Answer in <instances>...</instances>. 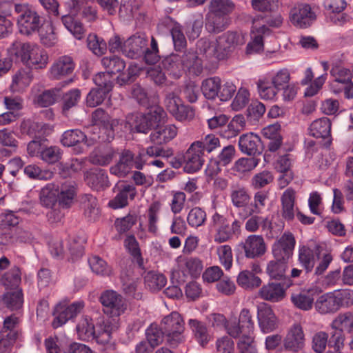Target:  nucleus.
Masks as SVG:
<instances>
[{"instance_id":"obj_1","label":"nucleus","mask_w":353,"mask_h":353,"mask_svg":"<svg viewBox=\"0 0 353 353\" xmlns=\"http://www.w3.org/2000/svg\"><path fill=\"white\" fill-rule=\"evenodd\" d=\"M244 43L243 34L236 32H227L215 41L201 38L197 41L196 53L188 52L183 54L181 65L189 72L199 75L203 67L216 68L219 61L226 59L236 46Z\"/></svg>"},{"instance_id":"obj_2","label":"nucleus","mask_w":353,"mask_h":353,"mask_svg":"<svg viewBox=\"0 0 353 353\" xmlns=\"http://www.w3.org/2000/svg\"><path fill=\"white\" fill-rule=\"evenodd\" d=\"M225 328L230 336L239 339L237 348L240 353H257L254 336V322L248 309L241 310L238 322L230 321Z\"/></svg>"},{"instance_id":"obj_3","label":"nucleus","mask_w":353,"mask_h":353,"mask_svg":"<svg viewBox=\"0 0 353 353\" xmlns=\"http://www.w3.org/2000/svg\"><path fill=\"white\" fill-rule=\"evenodd\" d=\"M12 62H22L29 68H44L48 63L47 54L37 45L14 41L8 50Z\"/></svg>"},{"instance_id":"obj_4","label":"nucleus","mask_w":353,"mask_h":353,"mask_svg":"<svg viewBox=\"0 0 353 353\" xmlns=\"http://www.w3.org/2000/svg\"><path fill=\"white\" fill-rule=\"evenodd\" d=\"M353 305V290H338L324 293L319 296L315 303V310L321 314H331L342 307Z\"/></svg>"},{"instance_id":"obj_5","label":"nucleus","mask_w":353,"mask_h":353,"mask_svg":"<svg viewBox=\"0 0 353 353\" xmlns=\"http://www.w3.org/2000/svg\"><path fill=\"white\" fill-rule=\"evenodd\" d=\"M95 327L96 342L101 346L100 351L105 353H114L117 345L112 340V334L119 329V320L110 317H101L97 319Z\"/></svg>"},{"instance_id":"obj_6","label":"nucleus","mask_w":353,"mask_h":353,"mask_svg":"<svg viewBox=\"0 0 353 353\" xmlns=\"http://www.w3.org/2000/svg\"><path fill=\"white\" fill-rule=\"evenodd\" d=\"M166 112L159 105H153L148 108L145 113H137L131 123L132 130L139 132L147 134L149 131L163 121Z\"/></svg>"},{"instance_id":"obj_7","label":"nucleus","mask_w":353,"mask_h":353,"mask_svg":"<svg viewBox=\"0 0 353 353\" xmlns=\"http://www.w3.org/2000/svg\"><path fill=\"white\" fill-rule=\"evenodd\" d=\"M212 224L215 230L214 238L216 243L226 242L241 234L242 223L239 220L234 219L231 223L227 217L218 212L212 216Z\"/></svg>"},{"instance_id":"obj_8","label":"nucleus","mask_w":353,"mask_h":353,"mask_svg":"<svg viewBox=\"0 0 353 353\" xmlns=\"http://www.w3.org/2000/svg\"><path fill=\"white\" fill-rule=\"evenodd\" d=\"M91 116L92 124L99 126V133L96 137L97 142L110 143L114 139V128L119 125V120L111 118L102 108L96 109Z\"/></svg>"},{"instance_id":"obj_9","label":"nucleus","mask_w":353,"mask_h":353,"mask_svg":"<svg viewBox=\"0 0 353 353\" xmlns=\"http://www.w3.org/2000/svg\"><path fill=\"white\" fill-rule=\"evenodd\" d=\"M14 11L19 14L17 23L21 34L30 35L38 30L42 17L34 8L28 4L18 3L14 6Z\"/></svg>"},{"instance_id":"obj_10","label":"nucleus","mask_w":353,"mask_h":353,"mask_svg":"<svg viewBox=\"0 0 353 353\" xmlns=\"http://www.w3.org/2000/svg\"><path fill=\"white\" fill-rule=\"evenodd\" d=\"M99 301L103 307L104 313L112 317H119L123 314L127 309L123 297L112 290H107L103 292L99 297Z\"/></svg>"},{"instance_id":"obj_11","label":"nucleus","mask_w":353,"mask_h":353,"mask_svg":"<svg viewBox=\"0 0 353 353\" xmlns=\"http://www.w3.org/2000/svg\"><path fill=\"white\" fill-rule=\"evenodd\" d=\"M291 23L299 28H307L316 19V14L310 5L305 3L294 4L289 12Z\"/></svg>"},{"instance_id":"obj_12","label":"nucleus","mask_w":353,"mask_h":353,"mask_svg":"<svg viewBox=\"0 0 353 353\" xmlns=\"http://www.w3.org/2000/svg\"><path fill=\"white\" fill-rule=\"evenodd\" d=\"M83 307V303L81 302H73L68 305L61 303L57 304L52 313L54 316L52 322V327L57 329L65 324L68 320L76 317Z\"/></svg>"},{"instance_id":"obj_13","label":"nucleus","mask_w":353,"mask_h":353,"mask_svg":"<svg viewBox=\"0 0 353 353\" xmlns=\"http://www.w3.org/2000/svg\"><path fill=\"white\" fill-rule=\"evenodd\" d=\"M198 143H192L185 154L181 161H178V166L183 165V171L186 173H194L201 170L205 163L204 154L199 150Z\"/></svg>"},{"instance_id":"obj_14","label":"nucleus","mask_w":353,"mask_h":353,"mask_svg":"<svg viewBox=\"0 0 353 353\" xmlns=\"http://www.w3.org/2000/svg\"><path fill=\"white\" fill-rule=\"evenodd\" d=\"M97 142V137L88 139L83 132L79 129H72L65 131L61 137V143L63 146H77V152L82 153L83 148L81 145L91 146Z\"/></svg>"},{"instance_id":"obj_15","label":"nucleus","mask_w":353,"mask_h":353,"mask_svg":"<svg viewBox=\"0 0 353 353\" xmlns=\"http://www.w3.org/2000/svg\"><path fill=\"white\" fill-rule=\"evenodd\" d=\"M251 32V41L248 43L246 47L247 54H254L263 51V34L270 33V28L265 24H261L258 18L253 19V25Z\"/></svg>"},{"instance_id":"obj_16","label":"nucleus","mask_w":353,"mask_h":353,"mask_svg":"<svg viewBox=\"0 0 353 353\" xmlns=\"http://www.w3.org/2000/svg\"><path fill=\"white\" fill-rule=\"evenodd\" d=\"M292 284L291 279H285L281 283L271 282L261 288L259 295L264 300L279 302L283 299L285 291Z\"/></svg>"},{"instance_id":"obj_17","label":"nucleus","mask_w":353,"mask_h":353,"mask_svg":"<svg viewBox=\"0 0 353 353\" xmlns=\"http://www.w3.org/2000/svg\"><path fill=\"white\" fill-rule=\"evenodd\" d=\"M113 191L117 192L115 197L109 201L108 205L112 209H120L128 205V197L133 200L137 194L136 188L125 181H119L114 187Z\"/></svg>"},{"instance_id":"obj_18","label":"nucleus","mask_w":353,"mask_h":353,"mask_svg":"<svg viewBox=\"0 0 353 353\" xmlns=\"http://www.w3.org/2000/svg\"><path fill=\"white\" fill-rule=\"evenodd\" d=\"M305 334L301 324L296 323L290 327L283 339V347L285 350L298 353L305 346Z\"/></svg>"},{"instance_id":"obj_19","label":"nucleus","mask_w":353,"mask_h":353,"mask_svg":"<svg viewBox=\"0 0 353 353\" xmlns=\"http://www.w3.org/2000/svg\"><path fill=\"white\" fill-rule=\"evenodd\" d=\"M147 46L148 39L145 34L136 33L123 42V54L132 59L141 58Z\"/></svg>"},{"instance_id":"obj_20","label":"nucleus","mask_w":353,"mask_h":353,"mask_svg":"<svg viewBox=\"0 0 353 353\" xmlns=\"http://www.w3.org/2000/svg\"><path fill=\"white\" fill-rule=\"evenodd\" d=\"M321 292V290L317 287L305 289L292 293L290 299L296 307L303 311H309L314 306V299Z\"/></svg>"},{"instance_id":"obj_21","label":"nucleus","mask_w":353,"mask_h":353,"mask_svg":"<svg viewBox=\"0 0 353 353\" xmlns=\"http://www.w3.org/2000/svg\"><path fill=\"white\" fill-rule=\"evenodd\" d=\"M85 183L92 190L101 191L110 186L108 172L100 168H92L84 174Z\"/></svg>"},{"instance_id":"obj_22","label":"nucleus","mask_w":353,"mask_h":353,"mask_svg":"<svg viewBox=\"0 0 353 353\" xmlns=\"http://www.w3.org/2000/svg\"><path fill=\"white\" fill-rule=\"evenodd\" d=\"M74 68L75 63L71 57L61 56L51 65L50 77L52 79H62L72 74Z\"/></svg>"},{"instance_id":"obj_23","label":"nucleus","mask_w":353,"mask_h":353,"mask_svg":"<svg viewBox=\"0 0 353 353\" xmlns=\"http://www.w3.org/2000/svg\"><path fill=\"white\" fill-rule=\"evenodd\" d=\"M245 257L256 259L262 256L267 250L266 244L261 235H249L243 243Z\"/></svg>"},{"instance_id":"obj_24","label":"nucleus","mask_w":353,"mask_h":353,"mask_svg":"<svg viewBox=\"0 0 353 353\" xmlns=\"http://www.w3.org/2000/svg\"><path fill=\"white\" fill-rule=\"evenodd\" d=\"M240 150L249 156L260 154L263 152V145L259 136L252 132L242 134L239 139Z\"/></svg>"},{"instance_id":"obj_25","label":"nucleus","mask_w":353,"mask_h":353,"mask_svg":"<svg viewBox=\"0 0 353 353\" xmlns=\"http://www.w3.org/2000/svg\"><path fill=\"white\" fill-rule=\"evenodd\" d=\"M257 318L261 330L269 333L277 327V319L272 308L266 303L258 306Z\"/></svg>"},{"instance_id":"obj_26","label":"nucleus","mask_w":353,"mask_h":353,"mask_svg":"<svg viewBox=\"0 0 353 353\" xmlns=\"http://www.w3.org/2000/svg\"><path fill=\"white\" fill-rule=\"evenodd\" d=\"M230 199L232 205L237 209L248 208L251 200L248 189L242 183H236L230 185Z\"/></svg>"},{"instance_id":"obj_27","label":"nucleus","mask_w":353,"mask_h":353,"mask_svg":"<svg viewBox=\"0 0 353 353\" xmlns=\"http://www.w3.org/2000/svg\"><path fill=\"white\" fill-rule=\"evenodd\" d=\"M296 192L292 188H288L281 197V214L283 219L292 221L296 215L299 209L295 205Z\"/></svg>"},{"instance_id":"obj_28","label":"nucleus","mask_w":353,"mask_h":353,"mask_svg":"<svg viewBox=\"0 0 353 353\" xmlns=\"http://www.w3.org/2000/svg\"><path fill=\"white\" fill-rule=\"evenodd\" d=\"M176 135V127L174 125L161 126L159 124L150 135V141L153 144L152 146L163 148L162 145L170 141Z\"/></svg>"},{"instance_id":"obj_29","label":"nucleus","mask_w":353,"mask_h":353,"mask_svg":"<svg viewBox=\"0 0 353 353\" xmlns=\"http://www.w3.org/2000/svg\"><path fill=\"white\" fill-rule=\"evenodd\" d=\"M79 203L83 214L88 221H97L100 215L97 199L91 194H83L79 196Z\"/></svg>"},{"instance_id":"obj_30","label":"nucleus","mask_w":353,"mask_h":353,"mask_svg":"<svg viewBox=\"0 0 353 353\" xmlns=\"http://www.w3.org/2000/svg\"><path fill=\"white\" fill-rule=\"evenodd\" d=\"M133 162V152L130 150H124L120 156L119 162L110 168V173L119 177H124L134 168Z\"/></svg>"},{"instance_id":"obj_31","label":"nucleus","mask_w":353,"mask_h":353,"mask_svg":"<svg viewBox=\"0 0 353 353\" xmlns=\"http://www.w3.org/2000/svg\"><path fill=\"white\" fill-rule=\"evenodd\" d=\"M268 199V192L266 191H257L254 193L253 201L250 203L247 210H244L243 213H240V217L245 219L252 214H261L266 205Z\"/></svg>"},{"instance_id":"obj_32","label":"nucleus","mask_w":353,"mask_h":353,"mask_svg":"<svg viewBox=\"0 0 353 353\" xmlns=\"http://www.w3.org/2000/svg\"><path fill=\"white\" fill-rule=\"evenodd\" d=\"M229 24L228 17L208 11L205 17V28L209 33L218 34L225 30Z\"/></svg>"},{"instance_id":"obj_33","label":"nucleus","mask_w":353,"mask_h":353,"mask_svg":"<svg viewBox=\"0 0 353 353\" xmlns=\"http://www.w3.org/2000/svg\"><path fill=\"white\" fill-rule=\"evenodd\" d=\"M61 21L64 27L76 39L81 40L84 38L86 29L82 22L78 20L74 15L64 14L61 17Z\"/></svg>"},{"instance_id":"obj_34","label":"nucleus","mask_w":353,"mask_h":353,"mask_svg":"<svg viewBox=\"0 0 353 353\" xmlns=\"http://www.w3.org/2000/svg\"><path fill=\"white\" fill-rule=\"evenodd\" d=\"M176 312L173 311L164 316L159 325L167 337V342L174 345L176 338Z\"/></svg>"},{"instance_id":"obj_35","label":"nucleus","mask_w":353,"mask_h":353,"mask_svg":"<svg viewBox=\"0 0 353 353\" xmlns=\"http://www.w3.org/2000/svg\"><path fill=\"white\" fill-rule=\"evenodd\" d=\"M143 270L145 272L143 276L145 286L151 292H158L165 285L167 279L165 275L154 270L147 272L145 269Z\"/></svg>"},{"instance_id":"obj_36","label":"nucleus","mask_w":353,"mask_h":353,"mask_svg":"<svg viewBox=\"0 0 353 353\" xmlns=\"http://www.w3.org/2000/svg\"><path fill=\"white\" fill-rule=\"evenodd\" d=\"M124 247L132 257L133 260L137 263L139 268L141 270H145L143 258L139 247V243L134 235L130 234L127 236L124 240Z\"/></svg>"},{"instance_id":"obj_37","label":"nucleus","mask_w":353,"mask_h":353,"mask_svg":"<svg viewBox=\"0 0 353 353\" xmlns=\"http://www.w3.org/2000/svg\"><path fill=\"white\" fill-rule=\"evenodd\" d=\"M310 134L316 138L326 139L330 137L331 122L327 117L314 121L309 128Z\"/></svg>"},{"instance_id":"obj_38","label":"nucleus","mask_w":353,"mask_h":353,"mask_svg":"<svg viewBox=\"0 0 353 353\" xmlns=\"http://www.w3.org/2000/svg\"><path fill=\"white\" fill-rule=\"evenodd\" d=\"M165 155V150L161 147L159 146H148L146 148L145 152L143 150L139 152L137 156L133 154V163L134 168L141 170L143 169V165L147 163L148 157H161Z\"/></svg>"},{"instance_id":"obj_39","label":"nucleus","mask_w":353,"mask_h":353,"mask_svg":"<svg viewBox=\"0 0 353 353\" xmlns=\"http://www.w3.org/2000/svg\"><path fill=\"white\" fill-rule=\"evenodd\" d=\"M39 33L41 42L46 47L53 46L57 41V36L52 21H43L37 30Z\"/></svg>"},{"instance_id":"obj_40","label":"nucleus","mask_w":353,"mask_h":353,"mask_svg":"<svg viewBox=\"0 0 353 353\" xmlns=\"http://www.w3.org/2000/svg\"><path fill=\"white\" fill-rule=\"evenodd\" d=\"M318 253L312 249L302 246L299 250V261L307 273L312 271Z\"/></svg>"},{"instance_id":"obj_41","label":"nucleus","mask_w":353,"mask_h":353,"mask_svg":"<svg viewBox=\"0 0 353 353\" xmlns=\"http://www.w3.org/2000/svg\"><path fill=\"white\" fill-rule=\"evenodd\" d=\"M236 8L232 0H211L209 4V11L219 15L228 17Z\"/></svg>"},{"instance_id":"obj_42","label":"nucleus","mask_w":353,"mask_h":353,"mask_svg":"<svg viewBox=\"0 0 353 353\" xmlns=\"http://www.w3.org/2000/svg\"><path fill=\"white\" fill-rule=\"evenodd\" d=\"M257 90L260 97L264 100H274L279 92L266 77L259 79L256 82Z\"/></svg>"},{"instance_id":"obj_43","label":"nucleus","mask_w":353,"mask_h":353,"mask_svg":"<svg viewBox=\"0 0 353 353\" xmlns=\"http://www.w3.org/2000/svg\"><path fill=\"white\" fill-rule=\"evenodd\" d=\"M145 337L148 343L152 347H156L161 344L164 337L166 336L165 332L159 325L155 322L152 323L145 330Z\"/></svg>"},{"instance_id":"obj_44","label":"nucleus","mask_w":353,"mask_h":353,"mask_svg":"<svg viewBox=\"0 0 353 353\" xmlns=\"http://www.w3.org/2000/svg\"><path fill=\"white\" fill-rule=\"evenodd\" d=\"M332 329H339L349 334L353 332V314L350 312L339 314L330 325Z\"/></svg>"},{"instance_id":"obj_45","label":"nucleus","mask_w":353,"mask_h":353,"mask_svg":"<svg viewBox=\"0 0 353 353\" xmlns=\"http://www.w3.org/2000/svg\"><path fill=\"white\" fill-rule=\"evenodd\" d=\"M102 65L112 76L123 71L125 68V62L121 57L113 55L105 57L101 59Z\"/></svg>"},{"instance_id":"obj_46","label":"nucleus","mask_w":353,"mask_h":353,"mask_svg":"<svg viewBox=\"0 0 353 353\" xmlns=\"http://www.w3.org/2000/svg\"><path fill=\"white\" fill-rule=\"evenodd\" d=\"M189 325L198 343L203 347L205 346L210 339L205 323L196 319H190Z\"/></svg>"},{"instance_id":"obj_47","label":"nucleus","mask_w":353,"mask_h":353,"mask_svg":"<svg viewBox=\"0 0 353 353\" xmlns=\"http://www.w3.org/2000/svg\"><path fill=\"white\" fill-rule=\"evenodd\" d=\"M221 79L218 77L208 78L203 81L201 91L204 97L208 99H214L219 94V88Z\"/></svg>"},{"instance_id":"obj_48","label":"nucleus","mask_w":353,"mask_h":353,"mask_svg":"<svg viewBox=\"0 0 353 353\" xmlns=\"http://www.w3.org/2000/svg\"><path fill=\"white\" fill-rule=\"evenodd\" d=\"M81 97V90L78 88L70 89L66 92L61 91L62 111L63 113L69 111L72 108L76 106Z\"/></svg>"},{"instance_id":"obj_49","label":"nucleus","mask_w":353,"mask_h":353,"mask_svg":"<svg viewBox=\"0 0 353 353\" xmlns=\"http://www.w3.org/2000/svg\"><path fill=\"white\" fill-rule=\"evenodd\" d=\"M286 269L287 263L284 261L272 260L268 263L266 272L271 279L283 281L285 279H289L285 276Z\"/></svg>"},{"instance_id":"obj_50","label":"nucleus","mask_w":353,"mask_h":353,"mask_svg":"<svg viewBox=\"0 0 353 353\" xmlns=\"http://www.w3.org/2000/svg\"><path fill=\"white\" fill-rule=\"evenodd\" d=\"M61 97V89L60 88H54L43 91L37 97V103L41 107H48L54 104L60 99Z\"/></svg>"},{"instance_id":"obj_51","label":"nucleus","mask_w":353,"mask_h":353,"mask_svg":"<svg viewBox=\"0 0 353 353\" xmlns=\"http://www.w3.org/2000/svg\"><path fill=\"white\" fill-rule=\"evenodd\" d=\"M236 281L245 289L257 288L261 284V279L248 270L241 271L237 276Z\"/></svg>"},{"instance_id":"obj_52","label":"nucleus","mask_w":353,"mask_h":353,"mask_svg":"<svg viewBox=\"0 0 353 353\" xmlns=\"http://www.w3.org/2000/svg\"><path fill=\"white\" fill-rule=\"evenodd\" d=\"M3 302L11 311L21 309L23 303V294L22 290L8 292L3 295Z\"/></svg>"},{"instance_id":"obj_53","label":"nucleus","mask_w":353,"mask_h":353,"mask_svg":"<svg viewBox=\"0 0 353 353\" xmlns=\"http://www.w3.org/2000/svg\"><path fill=\"white\" fill-rule=\"evenodd\" d=\"M87 46L95 55L102 56L107 50L105 41L96 34H89L87 37Z\"/></svg>"},{"instance_id":"obj_54","label":"nucleus","mask_w":353,"mask_h":353,"mask_svg":"<svg viewBox=\"0 0 353 353\" xmlns=\"http://www.w3.org/2000/svg\"><path fill=\"white\" fill-rule=\"evenodd\" d=\"M41 204L47 208H52L58 201V188L55 189L54 187L51 188L47 185L41 190L40 195Z\"/></svg>"},{"instance_id":"obj_55","label":"nucleus","mask_w":353,"mask_h":353,"mask_svg":"<svg viewBox=\"0 0 353 353\" xmlns=\"http://www.w3.org/2000/svg\"><path fill=\"white\" fill-rule=\"evenodd\" d=\"M88 263L92 271L97 275L108 276L111 273V268L99 256H92L89 258Z\"/></svg>"},{"instance_id":"obj_56","label":"nucleus","mask_w":353,"mask_h":353,"mask_svg":"<svg viewBox=\"0 0 353 353\" xmlns=\"http://www.w3.org/2000/svg\"><path fill=\"white\" fill-rule=\"evenodd\" d=\"M109 92L103 90L101 88H93L88 93L85 99L88 107H97L105 101Z\"/></svg>"},{"instance_id":"obj_57","label":"nucleus","mask_w":353,"mask_h":353,"mask_svg":"<svg viewBox=\"0 0 353 353\" xmlns=\"http://www.w3.org/2000/svg\"><path fill=\"white\" fill-rule=\"evenodd\" d=\"M203 269V261L197 257H190L185 259L184 263V274H188L193 278L199 277Z\"/></svg>"},{"instance_id":"obj_58","label":"nucleus","mask_w":353,"mask_h":353,"mask_svg":"<svg viewBox=\"0 0 353 353\" xmlns=\"http://www.w3.org/2000/svg\"><path fill=\"white\" fill-rule=\"evenodd\" d=\"M76 194L75 188L72 185H62L58 189L59 205L63 208H68L72 203Z\"/></svg>"},{"instance_id":"obj_59","label":"nucleus","mask_w":353,"mask_h":353,"mask_svg":"<svg viewBox=\"0 0 353 353\" xmlns=\"http://www.w3.org/2000/svg\"><path fill=\"white\" fill-rule=\"evenodd\" d=\"M161 203L158 201H153L148 210V232L153 234L157 233L158 228L157 223L158 222V214L161 210Z\"/></svg>"},{"instance_id":"obj_60","label":"nucleus","mask_w":353,"mask_h":353,"mask_svg":"<svg viewBox=\"0 0 353 353\" xmlns=\"http://www.w3.org/2000/svg\"><path fill=\"white\" fill-rule=\"evenodd\" d=\"M61 156V150L58 146L45 147L40 152L41 159L48 164L59 162Z\"/></svg>"},{"instance_id":"obj_61","label":"nucleus","mask_w":353,"mask_h":353,"mask_svg":"<svg viewBox=\"0 0 353 353\" xmlns=\"http://www.w3.org/2000/svg\"><path fill=\"white\" fill-rule=\"evenodd\" d=\"M137 222V216L135 214L129 213L122 218H117L114 221L116 230L120 234L128 232Z\"/></svg>"},{"instance_id":"obj_62","label":"nucleus","mask_w":353,"mask_h":353,"mask_svg":"<svg viewBox=\"0 0 353 353\" xmlns=\"http://www.w3.org/2000/svg\"><path fill=\"white\" fill-rule=\"evenodd\" d=\"M93 81L96 85V88H101L109 93L114 87L113 77L106 71L95 74L93 77Z\"/></svg>"},{"instance_id":"obj_63","label":"nucleus","mask_w":353,"mask_h":353,"mask_svg":"<svg viewBox=\"0 0 353 353\" xmlns=\"http://www.w3.org/2000/svg\"><path fill=\"white\" fill-rule=\"evenodd\" d=\"M250 97V94L247 88H240L231 103L232 109L234 111H239L243 109L248 104Z\"/></svg>"},{"instance_id":"obj_64","label":"nucleus","mask_w":353,"mask_h":353,"mask_svg":"<svg viewBox=\"0 0 353 353\" xmlns=\"http://www.w3.org/2000/svg\"><path fill=\"white\" fill-rule=\"evenodd\" d=\"M1 282L6 288L17 287L21 282V272L19 268L16 267L6 272L2 276Z\"/></svg>"}]
</instances>
